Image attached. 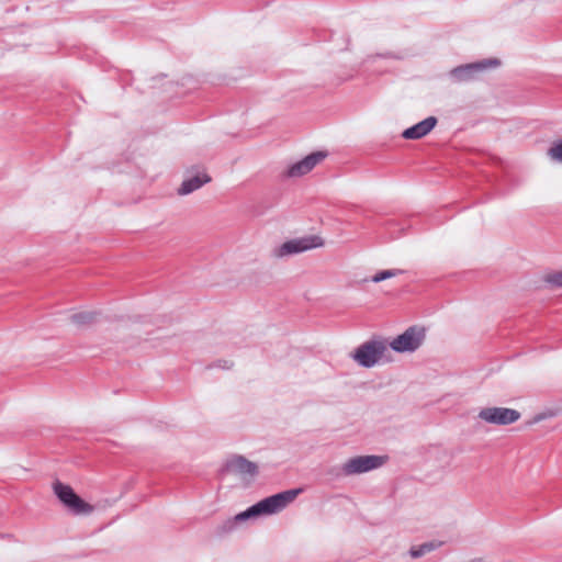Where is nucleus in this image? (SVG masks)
<instances>
[{
  "mask_svg": "<svg viewBox=\"0 0 562 562\" xmlns=\"http://www.w3.org/2000/svg\"><path fill=\"white\" fill-rule=\"evenodd\" d=\"M225 467L228 472L238 474L243 477H254L258 473L257 464L247 460L243 456L232 457L227 460Z\"/></svg>",
  "mask_w": 562,
  "mask_h": 562,
  "instance_id": "obj_10",
  "label": "nucleus"
},
{
  "mask_svg": "<svg viewBox=\"0 0 562 562\" xmlns=\"http://www.w3.org/2000/svg\"><path fill=\"white\" fill-rule=\"evenodd\" d=\"M402 273V270L398 269H389V270H382L376 272L372 278L371 281L374 283H379L381 281H384L386 279L393 278Z\"/></svg>",
  "mask_w": 562,
  "mask_h": 562,
  "instance_id": "obj_15",
  "label": "nucleus"
},
{
  "mask_svg": "<svg viewBox=\"0 0 562 562\" xmlns=\"http://www.w3.org/2000/svg\"><path fill=\"white\" fill-rule=\"evenodd\" d=\"M479 418L493 425H510L520 418V413L507 407H486L480 411Z\"/></svg>",
  "mask_w": 562,
  "mask_h": 562,
  "instance_id": "obj_7",
  "label": "nucleus"
},
{
  "mask_svg": "<svg viewBox=\"0 0 562 562\" xmlns=\"http://www.w3.org/2000/svg\"><path fill=\"white\" fill-rule=\"evenodd\" d=\"M548 282L554 286L562 288V271L549 276Z\"/></svg>",
  "mask_w": 562,
  "mask_h": 562,
  "instance_id": "obj_17",
  "label": "nucleus"
},
{
  "mask_svg": "<svg viewBox=\"0 0 562 562\" xmlns=\"http://www.w3.org/2000/svg\"><path fill=\"white\" fill-rule=\"evenodd\" d=\"M548 155L559 162H562V140L549 148Z\"/></svg>",
  "mask_w": 562,
  "mask_h": 562,
  "instance_id": "obj_16",
  "label": "nucleus"
},
{
  "mask_svg": "<svg viewBox=\"0 0 562 562\" xmlns=\"http://www.w3.org/2000/svg\"><path fill=\"white\" fill-rule=\"evenodd\" d=\"M499 65V60L496 58H487L476 63H470L460 65L450 70L449 76L454 82H465L473 80L479 74L483 72L488 68H493Z\"/></svg>",
  "mask_w": 562,
  "mask_h": 562,
  "instance_id": "obj_6",
  "label": "nucleus"
},
{
  "mask_svg": "<svg viewBox=\"0 0 562 562\" xmlns=\"http://www.w3.org/2000/svg\"><path fill=\"white\" fill-rule=\"evenodd\" d=\"M323 245L324 241L319 236H307L303 238L291 239L283 243L277 249V256L284 257L288 255H295L306 250L322 247Z\"/></svg>",
  "mask_w": 562,
  "mask_h": 562,
  "instance_id": "obj_8",
  "label": "nucleus"
},
{
  "mask_svg": "<svg viewBox=\"0 0 562 562\" xmlns=\"http://www.w3.org/2000/svg\"><path fill=\"white\" fill-rule=\"evenodd\" d=\"M232 364L228 366V362L227 361H223V364H221V361L218 362L217 367H221V368H224V369H228L231 368Z\"/></svg>",
  "mask_w": 562,
  "mask_h": 562,
  "instance_id": "obj_19",
  "label": "nucleus"
},
{
  "mask_svg": "<svg viewBox=\"0 0 562 562\" xmlns=\"http://www.w3.org/2000/svg\"><path fill=\"white\" fill-rule=\"evenodd\" d=\"M437 124V119L435 116H428L425 120L418 122L417 124L406 128L402 136L405 139H419L426 136L428 133L432 131V128Z\"/></svg>",
  "mask_w": 562,
  "mask_h": 562,
  "instance_id": "obj_11",
  "label": "nucleus"
},
{
  "mask_svg": "<svg viewBox=\"0 0 562 562\" xmlns=\"http://www.w3.org/2000/svg\"><path fill=\"white\" fill-rule=\"evenodd\" d=\"M326 157V153L315 151L302 160L292 164L286 170V177L296 178L310 172L317 164H319Z\"/></svg>",
  "mask_w": 562,
  "mask_h": 562,
  "instance_id": "obj_9",
  "label": "nucleus"
},
{
  "mask_svg": "<svg viewBox=\"0 0 562 562\" xmlns=\"http://www.w3.org/2000/svg\"><path fill=\"white\" fill-rule=\"evenodd\" d=\"M386 457L357 456L348 459L341 467L331 468L328 473L334 477L351 476L375 470L384 464Z\"/></svg>",
  "mask_w": 562,
  "mask_h": 562,
  "instance_id": "obj_2",
  "label": "nucleus"
},
{
  "mask_svg": "<svg viewBox=\"0 0 562 562\" xmlns=\"http://www.w3.org/2000/svg\"><path fill=\"white\" fill-rule=\"evenodd\" d=\"M404 231H405V227L402 225V226L398 228V233H397V234H392V237H393V238H397V237H400V236L404 233ZM391 233H393V232L391 231Z\"/></svg>",
  "mask_w": 562,
  "mask_h": 562,
  "instance_id": "obj_18",
  "label": "nucleus"
},
{
  "mask_svg": "<svg viewBox=\"0 0 562 562\" xmlns=\"http://www.w3.org/2000/svg\"><path fill=\"white\" fill-rule=\"evenodd\" d=\"M53 490L60 503L74 515H87L93 510V507L78 496L70 485L56 481Z\"/></svg>",
  "mask_w": 562,
  "mask_h": 562,
  "instance_id": "obj_4",
  "label": "nucleus"
},
{
  "mask_svg": "<svg viewBox=\"0 0 562 562\" xmlns=\"http://www.w3.org/2000/svg\"><path fill=\"white\" fill-rule=\"evenodd\" d=\"M210 181L211 178L205 173L193 176L191 178L183 180L180 188L178 189V193L180 195L190 194Z\"/></svg>",
  "mask_w": 562,
  "mask_h": 562,
  "instance_id": "obj_12",
  "label": "nucleus"
},
{
  "mask_svg": "<svg viewBox=\"0 0 562 562\" xmlns=\"http://www.w3.org/2000/svg\"><path fill=\"white\" fill-rule=\"evenodd\" d=\"M302 492L301 488L288 490L251 505L246 510L235 516L236 521H245L261 515H272L283 510Z\"/></svg>",
  "mask_w": 562,
  "mask_h": 562,
  "instance_id": "obj_1",
  "label": "nucleus"
},
{
  "mask_svg": "<svg viewBox=\"0 0 562 562\" xmlns=\"http://www.w3.org/2000/svg\"><path fill=\"white\" fill-rule=\"evenodd\" d=\"M387 350L385 341L370 339L357 347L351 355L352 359L363 368H372L379 363Z\"/></svg>",
  "mask_w": 562,
  "mask_h": 562,
  "instance_id": "obj_3",
  "label": "nucleus"
},
{
  "mask_svg": "<svg viewBox=\"0 0 562 562\" xmlns=\"http://www.w3.org/2000/svg\"><path fill=\"white\" fill-rule=\"evenodd\" d=\"M396 225H397V224H396L395 222H389V226H390V228H391L392 226H396Z\"/></svg>",
  "mask_w": 562,
  "mask_h": 562,
  "instance_id": "obj_20",
  "label": "nucleus"
},
{
  "mask_svg": "<svg viewBox=\"0 0 562 562\" xmlns=\"http://www.w3.org/2000/svg\"><path fill=\"white\" fill-rule=\"evenodd\" d=\"M98 314L95 312H80L72 314L70 319L78 326L89 325L95 322Z\"/></svg>",
  "mask_w": 562,
  "mask_h": 562,
  "instance_id": "obj_14",
  "label": "nucleus"
},
{
  "mask_svg": "<svg viewBox=\"0 0 562 562\" xmlns=\"http://www.w3.org/2000/svg\"><path fill=\"white\" fill-rule=\"evenodd\" d=\"M441 546L440 541H429L422 543L419 546H414L409 550V554L412 558H420L425 555L428 552L434 551L435 549L439 548Z\"/></svg>",
  "mask_w": 562,
  "mask_h": 562,
  "instance_id": "obj_13",
  "label": "nucleus"
},
{
  "mask_svg": "<svg viewBox=\"0 0 562 562\" xmlns=\"http://www.w3.org/2000/svg\"><path fill=\"white\" fill-rule=\"evenodd\" d=\"M425 339V329L423 327L411 326L403 334L395 337L390 347L395 352H414Z\"/></svg>",
  "mask_w": 562,
  "mask_h": 562,
  "instance_id": "obj_5",
  "label": "nucleus"
}]
</instances>
